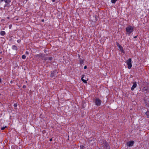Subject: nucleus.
Instances as JSON below:
<instances>
[{
    "instance_id": "22",
    "label": "nucleus",
    "mask_w": 149,
    "mask_h": 149,
    "mask_svg": "<svg viewBox=\"0 0 149 149\" xmlns=\"http://www.w3.org/2000/svg\"><path fill=\"white\" fill-rule=\"evenodd\" d=\"M26 86L25 85H24V86H23V87H22V88H26Z\"/></svg>"
},
{
    "instance_id": "31",
    "label": "nucleus",
    "mask_w": 149,
    "mask_h": 149,
    "mask_svg": "<svg viewBox=\"0 0 149 149\" xmlns=\"http://www.w3.org/2000/svg\"><path fill=\"white\" fill-rule=\"evenodd\" d=\"M55 0H52V1L53 2H55Z\"/></svg>"
},
{
    "instance_id": "11",
    "label": "nucleus",
    "mask_w": 149,
    "mask_h": 149,
    "mask_svg": "<svg viewBox=\"0 0 149 149\" xmlns=\"http://www.w3.org/2000/svg\"><path fill=\"white\" fill-rule=\"evenodd\" d=\"M53 58L52 57H48L45 59V60L47 61V62L49 61H51Z\"/></svg>"
},
{
    "instance_id": "30",
    "label": "nucleus",
    "mask_w": 149,
    "mask_h": 149,
    "mask_svg": "<svg viewBox=\"0 0 149 149\" xmlns=\"http://www.w3.org/2000/svg\"><path fill=\"white\" fill-rule=\"evenodd\" d=\"M0 83H1V79L0 78Z\"/></svg>"
},
{
    "instance_id": "10",
    "label": "nucleus",
    "mask_w": 149,
    "mask_h": 149,
    "mask_svg": "<svg viewBox=\"0 0 149 149\" xmlns=\"http://www.w3.org/2000/svg\"><path fill=\"white\" fill-rule=\"evenodd\" d=\"M137 86V84L136 82H134V83L133 85L131 88V90L132 91L134 90V88H135Z\"/></svg>"
},
{
    "instance_id": "24",
    "label": "nucleus",
    "mask_w": 149,
    "mask_h": 149,
    "mask_svg": "<svg viewBox=\"0 0 149 149\" xmlns=\"http://www.w3.org/2000/svg\"><path fill=\"white\" fill-rule=\"evenodd\" d=\"M21 41V40H17V42L18 43H19Z\"/></svg>"
},
{
    "instance_id": "15",
    "label": "nucleus",
    "mask_w": 149,
    "mask_h": 149,
    "mask_svg": "<svg viewBox=\"0 0 149 149\" xmlns=\"http://www.w3.org/2000/svg\"><path fill=\"white\" fill-rule=\"evenodd\" d=\"M0 35L2 36H4L6 34V32L4 31H1L0 32Z\"/></svg>"
},
{
    "instance_id": "16",
    "label": "nucleus",
    "mask_w": 149,
    "mask_h": 149,
    "mask_svg": "<svg viewBox=\"0 0 149 149\" xmlns=\"http://www.w3.org/2000/svg\"><path fill=\"white\" fill-rule=\"evenodd\" d=\"M146 114L148 118H149V111H147L146 113Z\"/></svg>"
},
{
    "instance_id": "8",
    "label": "nucleus",
    "mask_w": 149,
    "mask_h": 149,
    "mask_svg": "<svg viewBox=\"0 0 149 149\" xmlns=\"http://www.w3.org/2000/svg\"><path fill=\"white\" fill-rule=\"evenodd\" d=\"M79 61L80 64L81 65L84 64V63H86V61L84 59H81V58H80Z\"/></svg>"
},
{
    "instance_id": "19",
    "label": "nucleus",
    "mask_w": 149,
    "mask_h": 149,
    "mask_svg": "<svg viewBox=\"0 0 149 149\" xmlns=\"http://www.w3.org/2000/svg\"><path fill=\"white\" fill-rule=\"evenodd\" d=\"M7 127L6 126H5V127H2L1 128V130H4V129L6 128H7Z\"/></svg>"
},
{
    "instance_id": "9",
    "label": "nucleus",
    "mask_w": 149,
    "mask_h": 149,
    "mask_svg": "<svg viewBox=\"0 0 149 149\" xmlns=\"http://www.w3.org/2000/svg\"><path fill=\"white\" fill-rule=\"evenodd\" d=\"M57 70H55L53 71L51 74V77H53L56 75V74L57 73Z\"/></svg>"
},
{
    "instance_id": "1",
    "label": "nucleus",
    "mask_w": 149,
    "mask_h": 149,
    "mask_svg": "<svg viewBox=\"0 0 149 149\" xmlns=\"http://www.w3.org/2000/svg\"><path fill=\"white\" fill-rule=\"evenodd\" d=\"M134 31L133 28L130 25L127 27L126 29V31L127 33L130 35Z\"/></svg>"
},
{
    "instance_id": "18",
    "label": "nucleus",
    "mask_w": 149,
    "mask_h": 149,
    "mask_svg": "<svg viewBox=\"0 0 149 149\" xmlns=\"http://www.w3.org/2000/svg\"><path fill=\"white\" fill-rule=\"evenodd\" d=\"M22 58L23 59H24L26 58V56L25 55H22Z\"/></svg>"
},
{
    "instance_id": "29",
    "label": "nucleus",
    "mask_w": 149,
    "mask_h": 149,
    "mask_svg": "<svg viewBox=\"0 0 149 149\" xmlns=\"http://www.w3.org/2000/svg\"><path fill=\"white\" fill-rule=\"evenodd\" d=\"M6 6H7V4H6L5 5H4V7H6Z\"/></svg>"
},
{
    "instance_id": "28",
    "label": "nucleus",
    "mask_w": 149,
    "mask_h": 149,
    "mask_svg": "<svg viewBox=\"0 0 149 149\" xmlns=\"http://www.w3.org/2000/svg\"><path fill=\"white\" fill-rule=\"evenodd\" d=\"M52 138H51V139H49V141H52Z\"/></svg>"
},
{
    "instance_id": "14",
    "label": "nucleus",
    "mask_w": 149,
    "mask_h": 149,
    "mask_svg": "<svg viewBox=\"0 0 149 149\" xmlns=\"http://www.w3.org/2000/svg\"><path fill=\"white\" fill-rule=\"evenodd\" d=\"M3 1H4L5 2L8 4H9L10 2V1L8 0H1L0 2H2Z\"/></svg>"
},
{
    "instance_id": "33",
    "label": "nucleus",
    "mask_w": 149,
    "mask_h": 149,
    "mask_svg": "<svg viewBox=\"0 0 149 149\" xmlns=\"http://www.w3.org/2000/svg\"><path fill=\"white\" fill-rule=\"evenodd\" d=\"M44 19H42V21L43 22H44Z\"/></svg>"
},
{
    "instance_id": "7",
    "label": "nucleus",
    "mask_w": 149,
    "mask_h": 149,
    "mask_svg": "<svg viewBox=\"0 0 149 149\" xmlns=\"http://www.w3.org/2000/svg\"><path fill=\"white\" fill-rule=\"evenodd\" d=\"M134 143V141H132L127 142V146H133Z\"/></svg>"
},
{
    "instance_id": "12",
    "label": "nucleus",
    "mask_w": 149,
    "mask_h": 149,
    "mask_svg": "<svg viewBox=\"0 0 149 149\" xmlns=\"http://www.w3.org/2000/svg\"><path fill=\"white\" fill-rule=\"evenodd\" d=\"M131 59L129 58L128 60L127 61V65H132L131 64Z\"/></svg>"
},
{
    "instance_id": "21",
    "label": "nucleus",
    "mask_w": 149,
    "mask_h": 149,
    "mask_svg": "<svg viewBox=\"0 0 149 149\" xmlns=\"http://www.w3.org/2000/svg\"><path fill=\"white\" fill-rule=\"evenodd\" d=\"M132 66H127L128 68L129 69H131Z\"/></svg>"
},
{
    "instance_id": "34",
    "label": "nucleus",
    "mask_w": 149,
    "mask_h": 149,
    "mask_svg": "<svg viewBox=\"0 0 149 149\" xmlns=\"http://www.w3.org/2000/svg\"><path fill=\"white\" fill-rule=\"evenodd\" d=\"M1 95V94H0V95Z\"/></svg>"
},
{
    "instance_id": "20",
    "label": "nucleus",
    "mask_w": 149,
    "mask_h": 149,
    "mask_svg": "<svg viewBox=\"0 0 149 149\" xmlns=\"http://www.w3.org/2000/svg\"><path fill=\"white\" fill-rule=\"evenodd\" d=\"M17 103H15L14 104V107H16L17 106Z\"/></svg>"
},
{
    "instance_id": "13",
    "label": "nucleus",
    "mask_w": 149,
    "mask_h": 149,
    "mask_svg": "<svg viewBox=\"0 0 149 149\" xmlns=\"http://www.w3.org/2000/svg\"><path fill=\"white\" fill-rule=\"evenodd\" d=\"M12 49L14 50L17 51V47L16 45H13L12 47Z\"/></svg>"
},
{
    "instance_id": "17",
    "label": "nucleus",
    "mask_w": 149,
    "mask_h": 149,
    "mask_svg": "<svg viewBox=\"0 0 149 149\" xmlns=\"http://www.w3.org/2000/svg\"><path fill=\"white\" fill-rule=\"evenodd\" d=\"M117 0H111V2L113 3H115Z\"/></svg>"
},
{
    "instance_id": "5",
    "label": "nucleus",
    "mask_w": 149,
    "mask_h": 149,
    "mask_svg": "<svg viewBox=\"0 0 149 149\" xmlns=\"http://www.w3.org/2000/svg\"><path fill=\"white\" fill-rule=\"evenodd\" d=\"M84 75H82V77L81 78V80L82 81L84 82V83L85 84H86L87 83V81L88 80V78H86V77L85 78V79H84Z\"/></svg>"
},
{
    "instance_id": "32",
    "label": "nucleus",
    "mask_w": 149,
    "mask_h": 149,
    "mask_svg": "<svg viewBox=\"0 0 149 149\" xmlns=\"http://www.w3.org/2000/svg\"><path fill=\"white\" fill-rule=\"evenodd\" d=\"M10 83H11V84L12 83H13V81H10Z\"/></svg>"
},
{
    "instance_id": "27",
    "label": "nucleus",
    "mask_w": 149,
    "mask_h": 149,
    "mask_svg": "<svg viewBox=\"0 0 149 149\" xmlns=\"http://www.w3.org/2000/svg\"><path fill=\"white\" fill-rule=\"evenodd\" d=\"M137 36H135L134 37V38H137Z\"/></svg>"
},
{
    "instance_id": "23",
    "label": "nucleus",
    "mask_w": 149,
    "mask_h": 149,
    "mask_svg": "<svg viewBox=\"0 0 149 149\" xmlns=\"http://www.w3.org/2000/svg\"><path fill=\"white\" fill-rule=\"evenodd\" d=\"M26 54L27 55H28L29 54V52L28 51H26Z\"/></svg>"
},
{
    "instance_id": "25",
    "label": "nucleus",
    "mask_w": 149,
    "mask_h": 149,
    "mask_svg": "<svg viewBox=\"0 0 149 149\" xmlns=\"http://www.w3.org/2000/svg\"><path fill=\"white\" fill-rule=\"evenodd\" d=\"M87 68V66H84V69H86V68Z\"/></svg>"
},
{
    "instance_id": "2",
    "label": "nucleus",
    "mask_w": 149,
    "mask_h": 149,
    "mask_svg": "<svg viewBox=\"0 0 149 149\" xmlns=\"http://www.w3.org/2000/svg\"><path fill=\"white\" fill-rule=\"evenodd\" d=\"M103 141V143L102 145L104 147V149H108L109 148V145L108 143L105 140L102 141Z\"/></svg>"
},
{
    "instance_id": "6",
    "label": "nucleus",
    "mask_w": 149,
    "mask_h": 149,
    "mask_svg": "<svg viewBox=\"0 0 149 149\" xmlns=\"http://www.w3.org/2000/svg\"><path fill=\"white\" fill-rule=\"evenodd\" d=\"M35 56L38 57V58H43V54L41 53L36 55Z\"/></svg>"
},
{
    "instance_id": "26",
    "label": "nucleus",
    "mask_w": 149,
    "mask_h": 149,
    "mask_svg": "<svg viewBox=\"0 0 149 149\" xmlns=\"http://www.w3.org/2000/svg\"><path fill=\"white\" fill-rule=\"evenodd\" d=\"M144 89H145L144 90H145V91H147V88H146V87H144Z\"/></svg>"
},
{
    "instance_id": "4",
    "label": "nucleus",
    "mask_w": 149,
    "mask_h": 149,
    "mask_svg": "<svg viewBox=\"0 0 149 149\" xmlns=\"http://www.w3.org/2000/svg\"><path fill=\"white\" fill-rule=\"evenodd\" d=\"M116 45L119 49V51H120L122 53H124V51L123 50V48L118 42L116 43Z\"/></svg>"
},
{
    "instance_id": "3",
    "label": "nucleus",
    "mask_w": 149,
    "mask_h": 149,
    "mask_svg": "<svg viewBox=\"0 0 149 149\" xmlns=\"http://www.w3.org/2000/svg\"><path fill=\"white\" fill-rule=\"evenodd\" d=\"M94 101L96 105L98 106H100L101 102V100L98 98H97L95 99Z\"/></svg>"
}]
</instances>
